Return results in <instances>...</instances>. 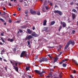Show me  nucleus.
I'll return each mask as SVG.
<instances>
[{"label": "nucleus", "mask_w": 78, "mask_h": 78, "mask_svg": "<svg viewBox=\"0 0 78 78\" xmlns=\"http://www.w3.org/2000/svg\"><path fill=\"white\" fill-rule=\"evenodd\" d=\"M70 44H71L72 45H74V44H75V42H74V41L73 40H71L69 41L67 44L66 45L65 47V49H67L69 47V45Z\"/></svg>", "instance_id": "nucleus-1"}, {"label": "nucleus", "mask_w": 78, "mask_h": 78, "mask_svg": "<svg viewBox=\"0 0 78 78\" xmlns=\"http://www.w3.org/2000/svg\"><path fill=\"white\" fill-rule=\"evenodd\" d=\"M26 53L27 51H23L20 55V57L22 58V57L24 56H25L26 58H27V54Z\"/></svg>", "instance_id": "nucleus-2"}, {"label": "nucleus", "mask_w": 78, "mask_h": 78, "mask_svg": "<svg viewBox=\"0 0 78 78\" xmlns=\"http://www.w3.org/2000/svg\"><path fill=\"white\" fill-rule=\"evenodd\" d=\"M42 61H45V62H48V59H47L46 58H43L42 59H40L39 60V62L40 63H41Z\"/></svg>", "instance_id": "nucleus-3"}, {"label": "nucleus", "mask_w": 78, "mask_h": 78, "mask_svg": "<svg viewBox=\"0 0 78 78\" xmlns=\"http://www.w3.org/2000/svg\"><path fill=\"white\" fill-rule=\"evenodd\" d=\"M54 12V13H58L59 15L60 16H61V15H62V12L59 11V10H55Z\"/></svg>", "instance_id": "nucleus-4"}, {"label": "nucleus", "mask_w": 78, "mask_h": 78, "mask_svg": "<svg viewBox=\"0 0 78 78\" xmlns=\"http://www.w3.org/2000/svg\"><path fill=\"white\" fill-rule=\"evenodd\" d=\"M33 37H32V36L31 35H29L28 36V37H26L25 38L26 41H27V40H30V39H31Z\"/></svg>", "instance_id": "nucleus-5"}, {"label": "nucleus", "mask_w": 78, "mask_h": 78, "mask_svg": "<svg viewBox=\"0 0 78 78\" xmlns=\"http://www.w3.org/2000/svg\"><path fill=\"white\" fill-rule=\"evenodd\" d=\"M30 12L31 14H36V12L35 11H33V9H31L30 10Z\"/></svg>", "instance_id": "nucleus-6"}, {"label": "nucleus", "mask_w": 78, "mask_h": 78, "mask_svg": "<svg viewBox=\"0 0 78 78\" xmlns=\"http://www.w3.org/2000/svg\"><path fill=\"white\" fill-rule=\"evenodd\" d=\"M43 29L42 30V31H47V30L48 29V27H44V28H43Z\"/></svg>", "instance_id": "nucleus-7"}, {"label": "nucleus", "mask_w": 78, "mask_h": 78, "mask_svg": "<svg viewBox=\"0 0 78 78\" xmlns=\"http://www.w3.org/2000/svg\"><path fill=\"white\" fill-rule=\"evenodd\" d=\"M72 17L73 18V20H74V19H75L76 15L73 13H72Z\"/></svg>", "instance_id": "nucleus-8"}, {"label": "nucleus", "mask_w": 78, "mask_h": 78, "mask_svg": "<svg viewBox=\"0 0 78 78\" xmlns=\"http://www.w3.org/2000/svg\"><path fill=\"white\" fill-rule=\"evenodd\" d=\"M72 62H74L75 64H76V65L77 66H78V63L76 61H75V60H73Z\"/></svg>", "instance_id": "nucleus-9"}, {"label": "nucleus", "mask_w": 78, "mask_h": 78, "mask_svg": "<svg viewBox=\"0 0 78 78\" xmlns=\"http://www.w3.org/2000/svg\"><path fill=\"white\" fill-rule=\"evenodd\" d=\"M13 67L14 68V69H15L16 72H18V71H19V69H18L17 67H16L15 66H13Z\"/></svg>", "instance_id": "nucleus-10"}, {"label": "nucleus", "mask_w": 78, "mask_h": 78, "mask_svg": "<svg viewBox=\"0 0 78 78\" xmlns=\"http://www.w3.org/2000/svg\"><path fill=\"white\" fill-rule=\"evenodd\" d=\"M63 28H65L66 27V23L65 22H63L62 23Z\"/></svg>", "instance_id": "nucleus-11"}, {"label": "nucleus", "mask_w": 78, "mask_h": 78, "mask_svg": "<svg viewBox=\"0 0 78 78\" xmlns=\"http://www.w3.org/2000/svg\"><path fill=\"white\" fill-rule=\"evenodd\" d=\"M34 72L35 73H38V74H39V75H40V74L41 72H40V71H39L38 70H36L34 71Z\"/></svg>", "instance_id": "nucleus-12"}, {"label": "nucleus", "mask_w": 78, "mask_h": 78, "mask_svg": "<svg viewBox=\"0 0 78 78\" xmlns=\"http://www.w3.org/2000/svg\"><path fill=\"white\" fill-rule=\"evenodd\" d=\"M47 77H52V74H51V72H50L49 73V74L48 76H47Z\"/></svg>", "instance_id": "nucleus-13"}, {"label": "nucleus", "mask_w": 78, "mask_h": 78, "mask_svg": "<svg viewBox=\"0 0 78 78\" xmlns=\"http://www.w3.org/2000/svg\"><path fill=\"white\" fill-rule=\"evenodd\" d=\"M31 35L32 36H34V37H37V34L34 32Z\"/></svg>", "instance_id": "nucleus-14"}, {"label": "nucleus", "mask_w": 78, "mask_h": 78, "mask_svg": "<svg viewBox=\"0 0 78 78\" xmlns=\"http://www.w3.org/2000/svg\"><path fill=\"white\" fill-rule=\"evenodd\" d=\"M58 58L56 57V58H54L53 64H55V62H57V61H58Z\"/></svg>", "instance_id": "nucleus-15"}, {"label": "nucleus", "mask_w": 78, "mask_h": 78, "mask_svg": "<svg viewBox=\"0 0 78 78\" xmlns=\"http://www.w3.org/2000/svg\"><path fill=\"white\" fill-rule=\"evenodd\" d=\"M27 31L29 34H31L32 33V31L30 30V29H27Z\"/></svg>", "instance_id": "nucleus-16"}, {"label": "nucleus", "mask_w": 78, "mask_h": 78, "mask_svg": "<svg viewBox=\"0 0 78 78\" xmlns=\"http://www.w3.org/2000/svg\"><path fill=\"white\" fill-rule=\"evenodd\" d=\"M8 41H9V42H13V39H11L10 38H9L8 39Z\"/></svg>", "instance_id": "nucleus-17"}, {"label": "nucleus", "mask_w": 78, "mask_h": 78, "mask_svg": "<svg viewBox=\"0 0 78 78\" xmlns=\"http://www.w3.org/2000/svg\"><path fill=\"white\" fill-rule=\"evenodd\" d=\"M55 23V21H52L51 23L50 26H51L52 25H54Z\"/></svg>", "instance_id": "nucleus-18"}, {"label": "nucleus", "mask_w": 78, "mask_h": 78, "mask_svg": "<svg viewBox=\"0 0 78 78\" xmlns=\"http://www.w3.org/2000/svg\"><path fill=\"white\" fill-rule=\"evenodd\" d=\"M21 28V29H23V28H27V26H23L20 27Z\"/></svg>", "instance_id": "nucleus-19"}, {"label": "nucleus", "mask_w": 78, "mask_h": 78, "mask_svg": "<svg viewBox=\"0 0 78 78\" xmlns=\"http://www.w3.org/2000/svg\"><path fill=\"white\" fill-rule=\"evenodd\" d=\"M46 23H47V20H44L43 22V25H44V26H45V25H46Z\"/></svg>", "instance_id": "nucleus-20"}, {"label": "nucleus", "mask_w": 78, "mask_h": 78, "mask_svg": "<svg viewBox=\"0 0 78 78\" xmlns=\"http://www.w3.org/2000/svg\"><path fill=\"white\" fill-rule=\"evenodd\" d=\"M30 68V66H27L26 68L27 71H28V70H29Z\"/></svg>", "instance_id": "nucleus-21"}, {"label": "nucleus", "mask_w": 78, "mask_h": 78, "mask_svg": "<svg viewBox=\"0 0 78 78\" xmlns=\"http://www.w3.org/2000/svg\"><path fill=\"white\" fill-rule=\"evenodd\" d=\"M68 61V59L67 58H66L65 59H63L62 60V61L63 62H66V61Z\"/></svg>", "instance_id": "nucleus-22"}, {"label": "nucleus", "mask_w": 78, "mask_h": 78, "mask_svg": "<svg viewBox=\"0 0 78 78\" xmlns=\"http://www.w3.org/2000/svg\"><path fill=\"white\" fill-rule=\"evenodd\" d=\"M72 11L73 12H75L76 13H77V11H76V10L75 9H73L72 10Z\"/></svg>", "instance_id": "nucleus-23"}, {"label": "nucleus", "mask_w": 78, "mask_h": 78, "mask_svg": "<svg viewBox=\"0 0 78 78\" xmlns=\"http://www.w3.org/2000/svg\"><path fill=\"white\" fill-rule=\"evenodd\" d=\"M62 26H60V27L59 28L58 30L59 31V32H60V31H61V29H62Z\"/></svg>", "instance_id": "nucleus-24"}, {"label": "nucleus", "mask_w": 78, "mask_h": 78, "mask_svg": "<svg viewBox=\"0 0 78 78\" xmlns=\"http://www.w3.org/2000/svg\"><path fill=\"white\" fill-rule=\"evenodd\" d=\"M16 62L14 61L13 60V65L12 66H14V65L15 64H16Z\"/></svg>", "instance_id": "nucleus-25"}, {"label": "nucleus", "mask_w": 78, "mask_h": 78, "mask_svg": "<svg viewBox=\"0 0 78 78\" xmlns=\"http://www.w3.org/2000/svg\"><path fill=\"white\" fill-rule=\"evenodd\" d=\"M45 73V72L44 71H43L41 73L40 72V75H42L43 73Z\"/></svg>", "instance_id": "nucleus-26"}, {"label": "nucleus", "mask_w": 78, "mask_h": 78, "mask_svg": "<svg viewBox=\"0 0 78 78\" xmlns=\"http://www.w3.org/2000/svg\"><path fill=\"white\" fill-rule=\"evenodd\" d=\"M66 64L65 63H63L62 64V66L63 67H66Z\"/></svg>", "instance_id": "nucleus-27"}, {"label": "nucleus", "mask_w": 78, "mask_h": 78, "mask_svg": "<svg viewBox=\"0 0 78 78\" xmlns=\"http://www.w3.org/2000/svg\"><path fill=\"white\" fill-rule=\"evenodd\" d=\"M5 14H6V13L5 12H3V13L1 14V16H5Z\"/></svg>", "instance_id": "nucleus-28"}, {"label": "nucleus", "mask_w": 78, "mask_h": 78, "mask_svg": "<svg viewBox=\"0 0 78 78\" xmlns=\"http://www.w3.org/2000/svg\"><path fill=\"white\" fill-rule=\"evenodd\" d=\"M72 72L73 73H76V70H73Z\"/></svg>", "instance_id": "nucleus-29"}, {"label": "nucleus", "mask_w": 78, "mask_h": 78, "mask_svg": "<svg viewBox=\"0 0 78 78\" xmlns=\"http://www.w3.org/2000/svg\"><path fill=\"white\" fill-rule=\"evenodd\" d=\"M1 39L3 42H5V40H4V39H3V38L1 37Z\"/></svg>", "instance_id": "nucleus-30"}, {"label": "nucleus", "mask_w": 78, "mask_h": 78, "mask_svg": "<svg viewBox=\"0 0 78 78\" xmlns=\"http://www.w3.org/2000/svg\"><path fill=\"white\" fill-rule=\"evenodd\" d=\"M37 15L38 16H40L41 15V13H40V12L38 11L37 13Z\"/></svg>", "instance_id": "nucleus-31"}, {"label": "nucleus", "mask_w": 78, "mask_h": 78, "mask_svg": "<svg viewBox=\"0 0 78 78\" xmlns=\"http://www.w3.org/2000/svg\"><path fill=\"white\" fill-rule=\"evenodd\" d=\"M16 50H17V48H13V51H14V52L16 51Z\"/></svg>", "instance_id": "nucleus-32"}, {"label": "nucleus", "mask_w": 78, "mask_h": 78, "mask_svg": "<svg viewBox=\"0 0 78 78\" xmlns=\"http://www.w3.org/2000/svg\"><path fill=\"white\" fill-rule=\"evenodd\" d=\"M47 1H44V5H46V4H47Z\"/></svg>", "instance_id": "nucleus-33"}, {"label": "nucleus", "mask_w": 78, "mask_h": 78, "mask_svg": "<svg viewBox=\"0 0 78 78\" xmlns=\"http://www.w3.org/2000/svg\"><path fill=\"white\" fill-rule=\"evenodd\" d=\"M0 20H1L2 22H5V20H4L2 18H0Z\"/></svg>", "instance_id": "nucleus-34"}, {"label": "nucleus", "mask_w": 78, "mask_h": 78, "mask_svg": "<svg viewBox=\"0 0 78 78\" xmlns=\"http://www.w3.org/2000/svg\"><path fill=\"white\" fill-rule=\"evenodd\" d=\"M4 33H5V32H3L2 33H1V36H4V35L3 34H4Z\"/></svg>", "instance_id": "nucleus-35"}, {"label": "nucleus", "mask_w": 78, "mask_h": 78, "mask_svg": "<svg viewBox=\"0 0 78 78\" xmlns=\"http://www.w3.org/2000/svg\"><path fill=\"white\" fill-rule=\"evenodd\" d=\"M19 30L20 33H23V30L21 29H19Z\"/></svg>", "instance_id": "nucleus-36"}, {"label": "nucleus", "mask_w": 78, "mask_h": 78, "mask_svg": "<svg viewBox=\"0 0 78 78\" xmlns=\"http://www.w3.org/2000/svg\"><path fill=\"white\" fill-rule=\"evenodd\" d=\"M38 57V55H36L35 57V59H37V58Z\"/></svg>", "instance_id": "nucleus-37"}, {"label": "nucleus", "mask_w": 78, "mask_h": 78, "mask_svg": "<svg viewBox=\"0 0 78 78\" xmlns=\"http://www.w3.org/2000/svg\"><path fill=\"white\" fill-rule=\"evenodd\" d=\"M75 32H75V30H72L73 34H75Z\"/></svg>", "instance_id": "nucleus-38"}, {"label": "nucleus", "mask_w": 78, "mask_h": 78, "mask_svg": "<svg viewBox=\"0 0 78 78\" xmlns=\"http://www.w3.org/2000/svg\"><path fill=\"white\" fill-rule=\"evenodd\" d=\"M17 10L18 11H20V10H21V9H20V7H18V8Z\"/></svg>", "instance_id": "nucleus-39"}, {"label": "nucleus", "mask_w": 78, "mask_h": 78, "mask_svg": "<svg viewBox=\"0 0 78 78\" xmlns=\"http://www.w3.org/2000/svg\"><path fill=\"white\" fill-rule=\"evenodd\" d=\"M45 8L46 9V10H48V7L47 6H45Z\"/></svg>", "instance_id": "nucleus-40"}, {"label": "nucleus", "mask_w": 78, "mask_h": 78, "mask_svg": "<svg viewBox=\"0 0 78 78\" xmlns=\"http://www.w3.org/2000/svg\"><path fill=\"white\" fill-rule=\"evenodd\" d=\"M28 11H26L25 12V13L26 14H28Z\"/></svg>", "instance_id": "nucleus-41"}, {"label": "nucleus", "mask_w": 78, "mask_h": 78, "mask_svg": "<svg viewBox=\"0 0 78 78\" xmlns=\"http://www.w3.org/2000/svg\"><path fill=\"white\" fill-rule=\"evenodd\" d=\"M73 2H71L70 3V5H73Z\"/></svg>", "instance_id": "nucleus-42"}, {"label": "nucleus", "mask_w": 78, "mask_h": 78, "mask_svg": "<svg viewBox=\"0 0 78 78\" xmlns=\"http://www.w3.org/2000/svg\"><path fill=\"white\" fill-rule=\"evenodd\" d=\"M70 78H74V77H73V76L72 75H70Z\"/></svg>", "instance_id": "nucleus-43"}, {"label": "nucleus", "mask_w": 78, "mask_h": 78, "mask_svg": "<svg viewBox=\"0 0 78 78\" xmlns=\"http://www.w3.org/2000/svg\"><path fill=\"white\" fill-rule=\"evenodd\" d=\"M27 43L28 45H30V42L29 41H27Z\"/></svg>", "instance_id": "nucleus-44"}, {"label": "nucleus", "mask_w": 78, "mask_h": 78, "mask_svg": "<svg viewBox=\"0 0 78 78\" xmlns=\"http://www.w3.org/2000/svg\"><path fill=\"white\" fill-rule=\"evenodd\" d=\"M10 63H11V64H12V65L13 64V61H10Z\"/></svg>", "instance_id": "nucleus-45"}, {"label": "nucleus", "mask_w": 78, "mask_h": 78, "mask_svg": "<svg viewBox=\"0 0 78 78\" xmlns=\"http://www.w3.org/2000/svg\"><path fill=\"white\" fill-rule=\"evenodd\" d=\"M9 23H11L12 21H11V20H9Z\"/></svg>", "instance_id": "nucleus-46"}, {"label": "nucleus", "mask_w": 78, "mask_h": 78, "mask_svg": "<svg viewBox=\"0 0 78 78\" xmlns=\"http://www.w3.org/2000/svg\"><path fill=\"white\" fill-rule=\"evenodd\" d=\"M62 63H63V62H62V61L60 62H59V64H62Z\"/></svg>", "instance_id": "nucleus-47"}, {"label": "nucleus", "mask_w": 78, "mask_h": 78, "mask_svg": "<svg viewBox=\"0 0 78 78\" xmlns=\"http://www.w3.org/2000/svg\"><path fill=\"white\" fill-rule=\"evenodd\" d=\"M5 70L6 71H7V67H5Z\"/></svg>", "instance_id": "nucleus-48"}, {"label": "nucleus", "mask_w": 78, "mask_h": 78, "mask_svg": "<svg viewBox=\"0 0 78 78\" xmlns=\"http://www.w3.org/2000/svg\"><path fill=\"white\" fill-rule=\"evenodd\" d=\"M28 76L29 78H32L31 76L28 75Z\"/></svg>", "instance_id": "nucleus-49"}, {"label": "nucleus", "mask_w": 78, "mask_h": 78, "mask_svg": "<svg viewBox=\"0 0 78 78\" xmlns=\"http://www.w3.org/2000/svg\"><path fill=\"white\" fill-rule=\"evenodd\" d=\"M49 4L50 3H51V1H48L47 2Z\"/></svg>", "instance_id": "nucleus-50"}, {"label": "nucleus", "mask_w": 78, "mask_h": 78, "mask_svg": "<svg viewBox=\"0 0 78 78\" xmlns=\"http://www.w3.org/2000/svg\"><path fill=\"white\" fill-rule=\"evenodd\" d=\"M20 2H23V0H19Z\"/></svg>", "instance_id": "nucleus-51"}, {"label": "nucleus", "mask_w": 78, "mask_h": 78, "mask_svg": "<svg viewBox=\"0 0 78 78\" xmlns=\"http://www.w3.org/2000/svg\"><path fill=\"white\" fill-rule=\"evenodd\" d=\"M62 54V51H61L60 52V54L59 55L60 56V55H61Z\"/></svg>", "instance_id": "nucleus-52"}, {"label": "nucleus", "mask_w": 78, "mask_h": 78, "mask_svg": "<svg viewBox=\"0 0 78 78\" xmlns=\"http://www.w3.org/2000/svg\"><path fill=\"white\" fill-rule=\"evenodd\" d=\"M3 10H4V11L6 10V8H5V7H3Z\"/></svg>", "instance_id": "nucleus-53"}, {"label": "nucleus", "mask_w": 78, "mask_h": 78, "mask_svg": "<svg viewBox=\"0 0 78 78\" xmlns=\"http://www.w3.org/2000/svg\"><path fill=\"white\" fill-rule=\"evenodd\" d=\"M15 66H17V63L16 62L15 63Z\"/></svg>", "instance_id": "nucleus-54"}, {"label": "nucleus", "mask_w": 78, "mask_h": 78, "mask_svg": "<svg viewBox=\"0 0 78 78\" xmlns=\"http://www.w3.org/2000/svg\"><path fill=\"white\" fill-rule=\"evenodd\" d=\"M48 56H49V58H50V59H51V56H50V55H48Z\"/></svg>", "instance_id": "nucleus-55"}, {"label": "nucleus", "mask_w": 78, "mask_h": 78, "mask_svg": "<svg viewBox=\"0 0 78 78\" xmlns=\"http://www.w3.org/2000/svg\"><path fill=\"white\" fill-rule=\"evenodd\" d=\"M9 6H11L12 5H11V4L10 3H9Z\"/></svg>", "instance_id": "nucleus-56"}, {"label": "nucleus", "mask_w": 78, "mask_h": 78, "mask_svg": "<svg viewBox=\"0 0 78 78\" xmlns=\"http://www.w3.org/2000/svg\"><path fill=\"white\" fill-rule=\"evenodd\" d=\"M48 48H53L52 47H50V46L48 47Z\"/></svg>", "instance_id": "nucleus-57"}, {"label": "nucleus", "mask_w": 78, "mask_h": 78, "mask_svg": "<svg viewBox=\"0 0 78 78\" xmlns=\"http://www.w3.org/2000/svg\"><path fill=\"white\" fill-rule=\"evenodd\" d=\"M33 30H35V27H33Z\"/></svg>", "instance_id": "nucleus-58"}, {"label": "nucleus", "mask_w": 78, "mask_h": 78, "mask_svg": "<svg viewBox=\"0 0 78 78\" xmlns=\"http://www.w3.org/2000/svg\"><path fill=\"white\" fill-rule=\"evenodd\" d=\"M3 61H5V62H6V60L5 59H4Z\"/></svg>", "instance_id": "nucleus-59"}, {"label": "nucleus", "mask_w": 78, "mask_h": 78, "mask_svg": "<svg viewBox=\"0 0 78 78\" xmlns=\"http://www.w3.org/2000/svg\"><path fill=\"white\" fill-rule=\"evenodd\" d=\"M50 6H52V3H51V2L50 3Z\"/></svg>", "instance_id": "nucleus-60"}, {"label": "nucleus", "mask_w": 78, "mask_h": 78, "mask_svg": "<svg viewBox=\"0 0 78 78\" xmlns=\"http://www.w3.org/2000/svg\"><path fill=\"white\" fill-rule=\"evenodd\" d=\"M1 51L2 52H5V50H2Z\"/></svg>", "instance_id": "nucleus-61"}, {"label": "nucleus", "mask_w": 78, "mask_h": 78, "mask_svg": "<svg viewBox=\"0 0 78 78\" xmlns=\"http://www.w3.org/2000/svg\"><path fill=\"white\" fill-rule=\"evenodd\" d=\"M0 60L2 61V58H1L0 57Z\"/></svg>", "instance_id": "nucleus-62"}, {"label": "nucleus", "mask_w": 78, "mask_h": 78, "mask_svg": "<svg viewBox=\"0 0 78 78\" xmlns=\"http://www.w3.org/2000/svg\"><path fill=\"white\" fill-rule=\"evenodd\" d=\"M13 16H16V14L15 13H14L13 14Z\"/></svg>", "instance_id": "nucleus-63"}, {"label": "nucleus", "mask_w": 78, "mask_h": 78, "mask_svg": "<svg viewBox=\"0 0 78 78\" xmlns=\"http://www.w3.org/2000/svg\"><path fill=\"white\" fill-rule=\"evenodd\" d=\"M7 31H10V30H9V29H7Z\"/></svg>", "instance_id": "nucleus-64"}]
</instances>
